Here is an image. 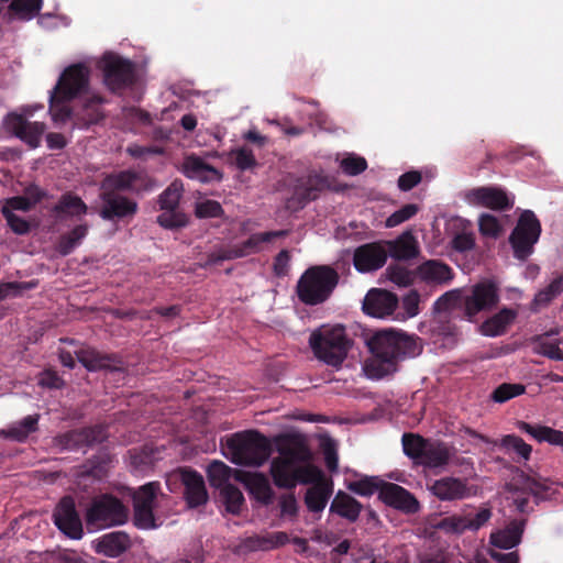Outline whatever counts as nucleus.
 <instances>
[{"label": "nucleus", "mask_w": 563, "mask_h": 563, "mask_svg": "<svg viewBox=\"0 0 563 563\" xmlns=\"http://www.w3.org/2000/svg\"><path fill=\"white\" fill-rule=\"evenodd\" d=\"M183 184L174 180L158 197L161 209H178L179 200L183 194Z\"/></svg>", "instance_id": "603ef678"}, {"label": "nucleus", "mask_w": 563, "mask_h": 563, "mask_svg": "<svg viewBox=\"0 0 563 563\" xmlns=\"http://www.w3.org/2000/svg\"><path fill=\"white\" fill-rule=\"evenodd\" d=\"M142 174L134 170H121L119 173L108 175L102 183V190L104 191H128L137 190L136 184L143 183Z\"/></svg>", "instance_id": "bb28decb"}, {"label": "nucleus", "mask_w": 563, "mask_h": 563, "mask_svg": "<svg viewBox=\"0 0 563 563\" xmlns=\"http://www.w3.org/2000/svg\"><path fill=\"white\" fill-rule=\"evenodd\" d=\"M101 208L99 216L106 221L131 220L137 212V202L119 192L104 191L100 194Z\"/></svg>", "instance_id": "f3484780"}, {"label": "nucleus", "mask_w": 563, "mask_h": 563, "mask_svg": "<svg viewBox=\"0 0 563 563\" xmlns=\"http://www.w3.org/2000/svg\"><path fill=\"white\" fill-rule=\"evenodd\" d=\"M108 438L106 427L101 424L73 429L53 438V446L60 451H77L92 448Z\"/></svg>", "instance_id": "9b49d317"}, {"label": "nucleus", "mask_w": 563, "mask_h": 563, "mask_svg": "<svg viewBox=\"0 0 563 563\" xmlns=\"http://www.w3.org/2000/svg\"><path fill=\"white\" fill-rule=\"evenodd\" d=\"M81 365L90 372L107 369L111 372L122 371L124 363L114 353H101L95 349H81L76 353Z\"/></svg>", "instance_id": "4be33fe9"}, {"label": "nucleus", "mask_w": 563, "mask_h": 563, "mask_svg": "<svg viewBox=\"0 0 563 563\" xmlns=\"http://www.w3.org/2000/svg\"><path fill=\"white\" fill-rule=\"evenodd\" d=\"M73 99H64L62 95L55 90L51 91L49 95V113L54 121L65 122L70 118L71 111L66 104Z\"/></svg>", "instance_id": "3c124183"}, {"label": "nucleus", "mask_w": 563, "mask_h": 563, "mask_svg": "<svg viewBox=\"0 0 563 563\" xmlns=\"http://www.w3.org/2000/svg\"><path fill=\"white\" fill-rule=\"evenodd\" d=\"M279 456L271 463V475L278 488L292 489L289 471L299 463H308L312 453L301 434L286 433L276 438Z\"/></svg>", "instance_id": "7ed1b4c3"}, {"label": "nucleus", "mask_w": 563, "mask_h": 563, "mask_svg": "<svg viewBox=\"0 0 563 563\" xmlns=\"http://www.w3.org/2000/svg\"><path fill=\"white\" fill-rule=\"evenodd\" d=\"M34 285L25 282H9L0 285V300H4L9 297H18L24 290L33 288Z\"/></svg>", "instance_id": "774afa93"}, {"label": "nucleus", "mask_w": 563, "mask_h": 563, "mask_svg": "<svg viewBox=\"0 0 563 563\" xmlns=\"http://www.w3.org/2000/svg\"><path fill=\"white\" fill-rule=\"evenodd\" d=\"M367 346L373 357L364 368L367 376L374 379L394 374L399 362L418 356L422 351L418 338L393 329L375 332L368 339Z\"/></svg>", "instance_id": "f257e3e1"}, {"label": "nucleus", "mask_w": 563, "mask_h": 563, "mask_svg": "<svg viewBox=\"0 0 563 563\" xmlns=\"http://www.w3.org/2000/svg\"><path fill=\"white\" fill-rule=\"evenodd\" d=\"M536 352L550 360L563 361V351L560 349L559 342H549L543 336L537 340Z\"/></svg>", "instance_id": "052dcab7"}, {"label": "nucleus", "mask_w": 563, "mask_h": 563, "mask_svg": "<svg viewBox=\"0 0 563 563\" xmlns=\"http://www.w3.org/2000/svg\"><path fill=\"white\" fill-rule=\"evenodd\" d=\"M183 172L188 178L198 179L203 183L213 179L219 180L221 178L217 168L208 165L202 158L196 155H190L185 158Z\"/></svg>", "instance_id": "7c9ffc66"}, {"label": "nucleus", "mask_w": 563, "mask_h": 563, "mask_svg": "<svg viewBox=\"0 0 563 563\" xmlns=\"http://www.w3.org/2000/svg\"><path fill=\"white\" fill-rule=\"evenodd\" d=\"M563 292V274L554 278L547 287L540 289L530 303L532 312H539L548 307L558 296Z\"/></svg>", "instance_id": "e433bc0d"}, {"label": "nucleus", "mask_w": 563, "mask_h": 563, "mask_svg": "<svg viewBox=\"0 0 563 563\" xmlns=\"http://www.w3.org/2000/svg\"><path fill=\"white\" fill-rule=\"evenodd\" d=\"M224 210L220 202L211 199L199 201L195 207V216L198 219L221 218Z\"/></svg>", "instance_id": "13d9d810"}, {"label": "nucleus", "mask_w": 563, "mask_h": 563, "mask_svg": "<svg viewBox=\"0 0 563 563\" xmlns=\"http://www.w3.org/2000/svg\"><path fill=\"white\" fill-rule=\"evenodd\" d=\"M88 207L84 200L71 194H64L54 206L53 211L62 219L63 216L80 217L87 213Z\"/></svg>", "instance_id": "58836bf2"}, {"label": "nucleus", "mask_w": 563, "mask_h": 563, "mask_svg": "<svg viewBox=\"0 0 563 563\" xmlns=\"http://www.w3.org/2000/svg\"><path fill=\"white\" fill-rule=\"evenodd\" d=\"M159 490L161 484L158 482H150L140 486L132 495L133 506L154 508Z\"/></svg>", "instance_id": "49530a36"}, {"label": "nucleus", "mask_w": 563, "mask_h": 563, "mask_svg": "<svg viewBox=\"0 0 563 563\" xmlns=\"http://www.w3.org/2000/svg\"><path fill=\"white\" fill-rule=\"evenodd\" d=\"M90 84V68L77 63L66 67L60 74L53 90L62 95L64 99H75L87 92Z\"/></svg>", "instance_id": "ddd939ff"}, {"label": "nucleus", "mask_w": 563, "mask_h": 563, "mask_svg": "<svg viewBox=\"0 0 563 563\" xmlns=\"http://www.w3.org/2000/svg\"><path fill=\"white\" fill-rule=\"evenodd\" d=\"M387 257V249L378 242H372L355 249L353 264L361 273L374 272L385 265Z\"/></svg>", "instance_id": "a211bd4d"}, {"label": "nucleus", "mask_w": 563, "mask_h": 563, "mask_svg": "<svg viewBox=\"0 0 563 563\" xmlns=\"http://www.w3.org/2000/svg\"><path fill=\"white\" fill-rule=\"evenodd\" d=\"M2 213L7 220L8 225L14 233L23 235L30 232L31 227L25 219L16 216L7 207H3Z\"/></svg>", "instance_id": "338daca9"}, {"label": "nucleus", "mask_w": 563, "mask_h": 563, "mask_svg": "<svg viewBox=\"0 0 563 563\" xmlns=\"http://www.w3.org/2000/svg\"><path fill=\"white\" fill-rule=\"evenodd\" d=\"M499 302L498 288L490 282H483L472 287L471 295L462 297L456 291H448L434 303L439 314V322L443 325L438 329L445 335L455 333V325L450 322L455 309H463V317L473 322L481 311L495 308Z\"/></svg>", "instance_id": "f03ea898"}, {"label": "nucleus", "mask_w": 563, "mask_h": 563, "mask_svg": "<svg viewBox=\"0 0 563 563\" xmlns=\"http://www.w3.org/2000/svg\"><path fill=\"white\" fill-rule=\"evenodd\" d=\"M418 211L419 207L416 203H407L391 213L386 219L385 225L387 228H395L415 217Z\"/></svg>", "instance_id": "bf43d9fd"}, {"label": "nucleus", "mask_w": 563, "mask_h": 563, "mask_svg": "<svg viewBox=\"0 0 563 563\" xmlns=\"http://www.w3.org/2000/svg\"><path fill=\"white\" fill-rule=\"evenodd\" d=\"M128 520V508L109 494L93 498L86 510L85 521L89 532L120 526Z\"/></svg>", "instance_id": "6e6552de"}, {"label": "nucleus", "mask_w": 563, "mask_h": 563, "mask_svg": "<svg viewBox=\"0 0 563 563\" xmlns=\"http://www.w3.org/2000/svg\"><path fill=\"white\" fill-rule=\"evenodd\" d=\"M288 534L283 531L267 533L266 536H253L245 540V547L251 551H268L287 544Z\"/></svg>", "instance_id": "c9c22d12"}, {"label": "nucleus", "mask_w": 563, "mask_h": 563, "mask_svg": "<svg viewBox=\"0 0 563 563\" xmlns=\"http://www.w3.org/2000/svg\"><path fill=\"white\" fill-rule=\"evenodd\" d=\"M379 499L396 509L407 514H416L420 505L416 497L402 486L395 483H383L379 489Z\"/></svg>", "instance_id": "aec40b11"}, {"label": "nucleus", "mask_w": 563, "mask_h": 563, "mask_svg": "<svg viewBox=\"0 0 563 563\" xmlns=\"http://www.w3.org/2000/svg\"><path fill=\"white\" fill-rule=\"evenodd\" d=\"M163 213L157 217V223L165 229H179L188 223V218L185 213L179 212L177 209H162Z\"/></svg>", "instance_id": "6e6d98bb"}, {"label": "nucleus", "mask_w": 563, "mask_h": 563, "mask_svg": "<svg viewBox=\"0 0 563 563\" xmlns=\"http://www.w3.org/2000/svg\"><path fill=\"white\" fill-rule=\"evenodd\" d=\"M362 509L363 506L358 500L342 490L336 493L330 505L331 514H336L349 522H355L358 519Z\"/></svg>", "instance_id": "c85d7f7f"}, {"label": "nucleus", "mask_w": 563, "mask_h": 563, "mask_svg": "<svg viewBox=\"0 0 563 563\" xmlns=\"http://www.w3.org/2000/svg\"><path fill=\"white\" fill-rule=\"evenodd\" d=\"M154 508L133 506V523L142 530H151L159 527L153 512Z\"/></svg>", "instance_id": "5fc2aeb1"}, {"label": "nucleus", "mask_w": 563, "mask_h": 563, "mask_svg": "<svg viewBox=\"0 0 563 563\" xmlns=\"http://www.w3.org/2000/svg\"><path fill=\"white\" fill-rule=\"evenodd\" d=\"M42 5L43 0H12L8 11L20 20L30 21L40 13Z\"/></svg>", "instance_id": "79ce46f5"}, {"label": "nucleus", "mask_w": 563, "mask_h": 563, "mask_svg": "<svg viewBox=\"0 0 563 563\" xmlns=\"http://www.w3.org/2000/svg\"><path fill=\"white\" fill-rule=\"evenodd\" d=\"M499 445L508 452H515L525 461H528L532 453V446L516 434L504 435L500 439Z\"/></svg>", "instance_id": "09e8293b"}, {"label": "nucleus", "mask_w": 563, "mask_h": 563, "mask_svg": "<svg viewBox=\"0 0 563 563\" xmlns=\"http://www.w3.org/2000/svg\"><path fill=\"white\" fill-rule=\"evenodd\" d=\"M387 275L390 282L398 286H409L413 282V274L401 265H389Z\"/></svg>", "instance_id": "e2e57ef3"}, {"label": "nucleus", "mask_w": 563, "mask_h": 563, "mask_svg": "<svg viewBox=\"0 0 563 563\" xmlns=\"http://www.w3.org/2000/svg\"><path fill=\"white\" fill-rule=\"evenodd\" d=\"M541 222L533 211L525 210L519 216L509 236V243L517 260L526 261L532 253L541 235Z\"/></svg>", "instance_id": "1a4fd4ad"}, {"label": "nucleus", "mask_w": 563, "mask_h": 563, "mask_svg": "<svg viewBox=\"0 0 563 563\" xmlns=\"http://www.w3.org/2000/svg\"><path fill=\"white\" fill-rule=\"evenodd\" d=\"M246 254L243 250L242 243L229 246L225 249H220L208 255L205 266L216 265L223 261H230L235 258L245 257Z\"/></svg>", "instance_id": "864d4df0"}, {"label": "nucleus", "mask_w": 563, "mask_h": 563, "mask_svg": "<svg viewBox=\"0 0 563 563\" xmlns=\"http://www.w3.org/2000/svg\"><path fill=\"white\" fill-rule=\"evenodd\" d=\"M53 521L58 530L69 539L80 540L82 538V521L71 496H64L56 505L53 511Z\"/></svg>", "instance_id": "4468645a"}, {"label": "nucleus", "mask_w": 563, "mask_h": 563, "mask_svg": "<svg viewBox=\"0 0 563 563\" xmlns=\"http://www.w3.org/2000/svg\"><path fill=\"white\" fill-rule=\"evenodd\" d=\"M397 306V296L384 289H371L363 301L364 312L376 318H385L393 314Z\"/></svg>", "instance_id": "5701e85b"}, {"label": "nucleus", "mask_w": 563, "mask_h": 563, "mask_svg": "<svg viewBox=\"0 0 563 563\" xmlns=\"http://www.w3.org/2000/svg\"><path fill=\"white\" fill-rule=\"evenodd\" d=\"M180 481L184 485V496L190 508H197L208 501L205 479L200 473L190 468L180 471Z\"/></svg>", "instance_id": "b1692460"}, {"label": "nucleus", "mask_w": 563, "mask_h": 563, "mask_svg": "<svg viewBox=\"0 0 563 563\" xmlns=\"http://www.w3.org/2000/svg\"><path fill=\"white\" fill-rule=\"evenodd\" d=\"M89 227L86 223L76 225L69 232L62 234L56 243V251L62 256H67L78 247L88 234Z\"/></svg>", "instance_id": "4c0bfd02"}, {"label": "nucleus", "mask_w": 563, "mask_h": 563, "mask_svg": "<svg viewBox=\"0 0 563 563\" xmlns=\"http://www.w3.org/2000/svg\"><path fill=\"white\" fill-rule=\"evenodd\" d=\"M38 420V415H29L7 429L0 430V437L22 443L26 441L30 434L37 431Z\"/></svg>", "instance_id": "2f4dec72"}, {"label": "nucleus", "mask_w": 563, "mask_h": 563, "mask_svg": "<svg viewBox=\"0 0 563 563\" xmlns=\"http://www.w3.org/2000/svg\"><path fill=\"white\" fill-rule=\"evenodd\" d=\"M465 198L472 205L499 211L508 210L514 205L504 189L490 186L471 189Z\"/></svg>", "instance_id": "6ab92c4d"}, {"label": "nucleus", "mask_w": 563, "mask_h": 563, "mask_svg": "<svg viewBox=\"0 0 563 563\" xmlns=\"http://www.w3.org/2000/svg\"><path fill=\"white\" fill-rule=\"evenodd\" d=\"M509 490L514 493V503L520 512L527 510L529 498L517 494L532 495L537 499H545L549 495L550 485L547 479L531 477L523 472L514 478L509 484Z\"/></svg>", "instance_id": "2eb2a0df"}, {"label": "nucleus", "mask_w": 563, "mask_h": 563, "mask_svg": "<svg viewBox=\"0 0 563 563\" xmlns=\"http://www.w3.org/2000/svg\"><path fill=\"white\" fill-rule=\"evenodd\" d=\"M401 444L406 456L416 465L427 468L444 467L452 456L451 449L446 443L426 439L418 433H404Z\"/></svg>", "instance_id": "0eeeda50"}, {"label": "nucleus", "mask_w": 563, "mask_h": 563, "mask_svg": "<svg viewBox=\"0 0 563 563\" xmlns=\"http://www.w3.org/2000/svg\"><path fill=\"white\" fill-rule=\"evenodd\" d=\"M333 493L332 482L319 483L307 489L305 504L309 511L321 512Z\"/></svg>", "instance_id": "f704fd0d"}, {"label": "nucleus", "mask_w": 563, "mask_h": 563, "mask_svg": "<svg viewBox=\"0 0 563 563\" xmlns=\"http://www.w3.org/2000/svg\"><path fill=\"white\" fill-rule=\"evenodd\" d=\"M419 276L422 280L430 284H448L453 279V271L452 268L437 260H429L417 268Z\"/></svg>", "instance_id": "c756f323"}, {"label": "nucleus", "mask_w": 563, "mask_h": 563, "mask_svg": "<svg viewBox=\"0 0 563 563\" xmlns=\"http://www.w3.org/2000/svg\"><path fill=\"white\" fill-rule=\"evenodd\" d=\"M387 252L395 260L407 261L419 254V246L415 236L410 232H406L388 243Z\"/></svg>", "instance_id": "473e14b6"}, {"label": "nucleus", "mask_w": 563, "mask_h": 563, "mask_svg": "<svg viewBox=\"0 0 563 563\" xmlns=\"http://www.w3.org/2000/svg\"><path fill=\"white\" fill-rule=\"evenodd\" d=\"M353 341L343 325H322L309 338L314 356L329 366L340 368L351 350Z\"/></svg>", "instance_id": "20e7f679"}, {"label": "nucleus", "mask_w": 563, "mask_h": 563, "mask_svg": "<svg viewBox=\"0 0 563 563\" xmlns=\"http://www.w3.org/2000/svg\"><path fill=\"white\" fill-rule=\"evenodd\" d=\"M245 485L250 494L261 504L268 506L273 503L274 490L264 474H249L245 478Z\"/></svg>", "instance_id": "72a5a7b5"}, {"label": "nucleus", "mask_w": 563, "mask_h": 563, "mask_svg": "<svg viewBox=\"0 0 563 563\" xmlns=\"http://www.w3.org/2000/svg\"><path fill=\"white\" fill-rule=\"evenodd\" d=\"M112 459L113 456L108 451H100L87 461L84 473L96 479H101L107 475Z\"/></svg>", "instance_id": "37998d69"}, {"label": "nucleus", "mask_w": 563, "mask_h": 563, "mask_svg": "<svg viewBox=\"0 0 563 563\" xmlns=\"http://www.w3.org/2000/svg\"><path fill=\"white\" fill-rule=\"evenodd\" d=\"M340 280L336 269L330 265H314L307 268L297 282L298 299L307 306L325 302Z\"/></svg>", "instance_id": "39448f33"}, {"label": "nucleus", "mask_w": 563, "mask_h": 563, "mask_svg": "<svg viewBox=\"0 0 563 563\" xmlns=\"http://www.w3.org/2000/svg\"><path fill=\"white\" fill-rule=\"evenodd\" d=\"M525 520H511L505 529L490 534V543L500 549H512L521 542Z\"/></svg>", "instance_id": "cd10ccee"}, {"label": "nucleus", "mask_w": 563, "mask_h": 563, "mask_svg": "<svg viewBox=\"0 0 563 563\" xmlns=\"http://www.w3.org/2000/svg\"><path fill=\"white\" fill-rule=\"evenodd\" d=\"M288 234L286 230L267 231L251 234L245 241L242 242L243 250L246 256L260 253L264 250V245L273 242L275 239L284 238Z\"/></svg>", "instance_id": "ea45409f"}, {"label": "nucleus", "mask_w": 563, "mask_h": 563, "mask_svg": "<svg viewBox=\"0 0 563 563\" xmlns=\"http://www.w3.org/2000/svg\"><path fill=\"white\" fill-rule=\"evenodd\" d=\"M207 473L209 483L214 488L221 489V487L231 484L229 481L232 475V468L221 461L211 462Z\"/></svg>", "instance_id": "de8ad7c7"}, {"label": "nucleus", "mask_w": 563, "mask_h": 563, "mask_svg": "<svg viewBox=\"0 0 563 563\" xmlns=\"http://www.w3.org/2000/svg\"><path fill=\"white\" fill-rule=\"evenodd\" d=\"M44 194L37 187H31L26 189V196H15L7 200L4 207L13 212V210L29 211L31 210L41 199Z\"/></svg>", "instance_id": "a18cd8bd"}, {"label": "nucleus", "mask_w": 563, "mask_h": 563, "mask_svg": "<svg viewBox=\"0 0 563 563\" xmlns=\"http://www.w3.org/2000/svg\"><path fill=\"white\" fill-rule=\"evenodd\" d=\"M517 316V310L505 307L481 324V332L490 338L503 335L508 327L514 323Z\"/></svg>", "instance_id": "a878e982"}, {"label": "nucleus", "mask_w": 563, "mask_h": 563, "mask_svg": "<svg viewBox=\"0 0 563 563\" xmlns=\"http://www.w3.org/2000/svg\"><path fill=\"white\" fill-rule=\"evenodd\" d=\"M131 547V539L124 531H113L95 541V551L108 558H118Z\"/></svg>", "instance_id": "393cba45"}, {"label": "nucleus", "mask_w": 563, "mask_h": 563, "mask_svg": "<svg viewBox=\"0 0 563 563\" xmlns=\"http://www.w3.org/2000/svg\"><path fill=\"white\" fill-rule=\"evenodd\" d=\"M289 476L294 484V488L296 487L297 482L313 485L329 482L324 479L323 472L318 466L309 464V462L306 465L295 467L294 471L290 470Z\"/></svg>", "instance_id": "a19ab883"}, {"label": "nucleus", "mask_w": 563, "mask_h": 563, "mask_svg": "<svg viewBox=\"0 0 563 563\" xmlns=\"http://www.w3.org/2000/svg\"><path fill=\"white\" fill-rule=\"evenodd\" d=\"M328 186V179L318 173H310L297 178L292 194L286 201V208L292 212L303 209L310 201L316 200Z\"/></svg>", "instance_id": "f8f14e48"}, {"label": "nucleus", "mask_w": 563, "mask_h": 563, "mask_svg": "<svg viewBox=\"0 0 563 563\" xmlns=\"http://www.w3.org/2000/svg\"><path fill=\"white\" fill-rule=\"evenodd\" d=\"M383 483L377 477H364L350 483L349 489L360 496H372L376 492L379 493Z\"/></svg>", "instance_id": "4d7b16f0"}, {"label": "nucleus", "mask_w": 563, "mask_h": 563, "mask_svg": "<svg viewBox=\"0 0 563 563\" xmlns=\"http://www.w3.org/2000/svg\"><path fill=\"white\" fill-rule=\"evenodd\" d=\"M479 232L484 236L497 238L501 232V225L498 219L489 213H484L478 220Z\"/></svg>", "instance_id": "680f3d73"}, {"label": "nucleus", "mask_w": 563, "mask_h": 563, "mask_svg": "<svg viewBox=\"0 0 563 563\" xmlns=\"http://www.w3.org/2000/svg\"><path fill=\"white\" fill-rule=\"evenodd\" d=\"M526 386L520 383H503L497 386L490 395V399L498 404H504L515 397L523 395Z\"/></svg>", "instance_id": "8fccbe9b"}, {"label": "nucleus", "mask_w": 563, "mask_h": 563, "mask_svg": "<svg viewBox=\"0 0 563 563\" xmlns=\"http://www.w3.org/2000/svg\"><path fill=\"white\" fill-rule=\"evenodd\" d=\"M340 166L344 174L356 176L367 168V162L364 157L351 155L343 158Z\"/></svg>", "instance_id": "69168bd1"}, {"label": "nucleus", "mask_w": 563, "mask_h": 563, "mask_svg": "<svg viewBox=\"0 0 563 563\" xmlns=\"http://www.w3.org/2000/svg\"><path fill=\"white\" fill-rule=\"evenodd\" d=\"M227 448L231 461L243 466H261L273 452L269 439L257 430L234 433L227 439Z\"/></svg>", "instance_id": "423d86ee"}, {"label": "nucleus", "mask_w": 563, "mask_h": 563, "mask_svg": "<svg viewBox=\"0 0 563 563\" xmlns=\"http://www.w3.org/2000/svg\"><path fill=\"white\" fill-rule=\"evenodd\" d=\"M4 129L13 136L24 142L29 147L36 148L41 144L46 130L43 122L29 121L24 115L11 112L3 121Z\"/></svg>", "instance_id": "dca6fc26"}, {"label": "nucleus", "mask_w": 563, "mask_h": 563, "mask_svg": "<svg viewBox=\"0 0 563 563\" xmlns=\"http://www.w3.org/2000/svg\"><path fill=\"white\" fill-rule=\"evenodd\" d=\"M219 495L225 510L232 515H239L244 505V496L239 487L233 484L219 489Z\"/></svg>", "instance_id": "c03bdc74"}, {"label": "nucleus", "mask_w": 563, "mask_h": 563, "mask_svg": "<svg viewBox=\"0 0 563 563\" xmlns=\"http://www.w3.org/2000/svg\"><path fill=\"white\" fill-rule=\"evenodd\" d=\"M103 75L104 85L112 91L119 92L135 82L134 64L114 53H106L98 63Z\"/></svg>", "instance_id": "9d476101"}, {"label": "nucleus", "mask_w": 563, "mask_h": 563, "mask_svg": "<svg viewBox=\"0 0 563 563\" xmlns=\"http://www.w3.org/2000/svg\"><path fill=\"white\" fill-rule=\"evenodd\" d=\"M429 490L441 501L462 500L471 496L467 481L454 476H444L435 479Z\"/></svg>", "instance_id": "412c9836"}, {"label": "nucleus", "mask_w": 563, "mask_h": 563, "mask_svg": "<svg viewBox=\"0 0 563 563\" xmlns=\"http://www.w3.org/2000/svg\"><path fill=\"white\" fill-rule=\"evenodd\" d=\"M445 532L462 533L468 530L467 517L466 516H450L443 518L438 526Z\"/></svg>", "instance_id": "0e129e2a"}]
</instances>
